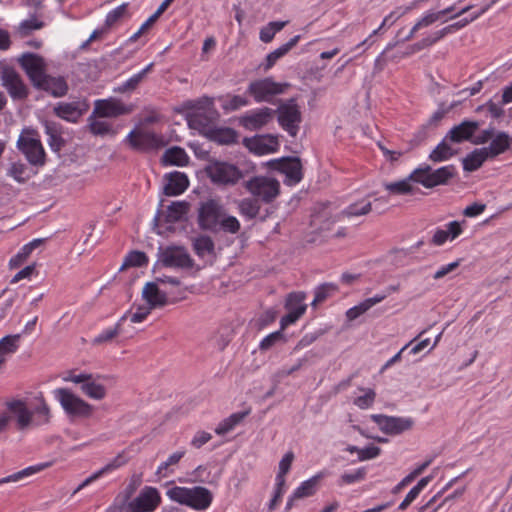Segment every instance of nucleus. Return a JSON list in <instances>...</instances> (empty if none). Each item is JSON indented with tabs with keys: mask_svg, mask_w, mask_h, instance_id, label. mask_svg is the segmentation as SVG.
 I'll list each match as a JSON object with an SVG mask.
<instances>
[{
	"mask_svg": "<svg viewBox=\"0 0 512 512\" xmlns=\"http://www.w3.org/2000/svg\"><path fill=\"white\" fill-rule=\"evenodd\" d=\"M19 63L36 89L45 91L54 98L67 95L69 90L67 80L63 76L47 74L43 57L28 52L20 57Z\"/></svg>",
	"mask_w": 512,
	"mask_h": 512,
	"instance_id": "1",
	"label": "nucleus"
},
{
	"mask_svg": "<svg viewBox=\"0 0 512 512\" xmlns=\"http://www.w3.org/2000/svg\"><path fill=\"white\" fill-rule=\"evenodd\" d=\"M53 393L55 399L60 403L65 414L71 421L92 417L95 407L77 396L70 389L57 388Z\"/></svg>",
	"mask_w": 512,
	"mask_h": 512,
	"instance_id": "2",
	"label": "nucleus"
},
{
	"mask_svg": "<svg viewBox=\"0 0 512 512\" xmlns=\"http://www.w3.org/2000/svg\"><path fill=\"white\" fill-rule=\"evenodd\" d=\"M210 181L218 187L235 186L244 177V173L234 164L212 160L205 167Z\"/></svg>",
	"mask_w": 512,
	"mask_h": 512,
	"instance_id": "3",
	"label": "nucleus"
},
{
	"mask_svg": "<svg viewBox=\"0 0 512 512\" xmlns=\"http://www.w3.org/2000/svg\"><path fill=\"white\" fill-rule=\"evenodd\" d=\"M413 176H418V184L431 189L436 186L449 184L450 180L457 176V170L454 165L433 169L430 165L423 164L414 169Z\"/></svg>",
	"mask_w": 512,
	"mask_h": 512,
	"instance_id": "4",
	"label": "nucleus"
},
{
	"mask_svg": "<svg viewBox=\"0 0 512 512\" xmlns=\"http://www.w3.org/2000/svg\"><path fill=\"white\" fill-rule=\"evenodd\" d=\"M243 187L253 197L265 204L272 203L280 194V183L267 176H254L243 183Z\"/></svg>",
	"mask_w": 512,
	"mask_h": 512,
	"instance_id": "5",
	"label": "nucleus"
},
{
	"mask_svg": "<svg viewBox=\"0 0 512 512\" xmlns=\"http://www.w3.org/2000/svg\"><path fill=\"white\" fill-rule=\"evenodd\" d=\"M38 134L34 129L25 128L17 141V148L25 155L28 162L34 166L45 164V151Z\"/></svg>",
	"mask_w": 512,
	"mask_h": 512,
	"instance_id": "6",
	"label": "nucleus"
},
{
	"mask_svg": "<svg viewBox=\"0 0 512 512\" xmlns=\"http://www.w3.org/2000/svg\"><path fill=\"white\" fill-rule=\"evenodd\" d=\"M103 378L104 377L101 375H94L91 373H80L76 375L73 372H69L63 380L66 382L80 384L81 392L88 398L93 400H102L107 395L106 387L100 382Z\"/></svg>",
	"mask_w": 512,
	"mask_h": 512,
	"instance_id": "7",
	"label": "nucleus"
},
{
	"mask_svg": "<svg viewBox=\"0 0 512 512\" xmlns=\"http://www.w3.org/2000/svg\"><path fill=\"white\" fill-rule=\"evenodd\" d=\"M280 127L291 137H296L302 122V113L295 98L281 103L275 110Z\"/></svg>",
	"mask_w": 512,
	"mask_h": 512,
	"instance_id": "8",
	"label": "nucleus"
},
{
	"mask_svg": "<svg viewBox=\"0 0 512 512\" xmlns=\"http://www.w3.org/2000/svg\"><path fill=\"white\" fill-rule=\"evenodd\" d=\"M225 212L219 200L208 199L201 202L198 208L197 222L202 230L219 231V223Z\"/></svg>",
	"mask_w": 512,
	"mask_h": 512,
	"instance_id": "9",
	"label": "nucleus"
},
{
	"mask_svg": "<svg viewBox=\"0 0 512 512\" xmlns=\"http://www.w3.org/2000/svg\"><path fill=\"white\" fill-rule=\"evenodd\" d=\"M125 142L131 149L139 152H149L165 146L164 137L153 131L133 129L126 136Z\"/></svg>",
	"mask_w": 512,
	"mask_h": 512,
	"instance_id": "10",
	"label": "nucleus"
},
{
	"mask_svg": "<svg viewBox=\"0 0 512 512\" xmlns=\"http://www.w3.org/2000/svg\"><path fill=\"white\" fill-rule=\"evenodd\" d=\"M289 87L288 83L275 82L271 77L259 79L250 82L247 93L251 95L255 102H272V99L285 92Z\"/></svg>",
	"mask_w": 512,
	"mask_h": 512,
	"instance_id": "11",
	"label": "nucleus"
},
{
	"mask_svg": "<svg viewBox=\"0 0 512 512\" xmlns=\"http://www.w3.org/2000/svg\"><path fill=\"white\" fill-rule=\"evenodd\" d=\"M158 262L166 268L191 269L194 266V260L191 258L187 249L183 246L160 247L158 252Z\"/></svg>",
	"mask_w": 512,
	"mask_h": 512,
	"instance_id": "12",
	"label": "nucleus"
},
{
	"mask_svg": "<svg viewBox=\"0 0 512 512\" xmlns=\"http://www.w3.org/2000/svg\"><path fill=\"white\" fill-rule=\"evenodd\" d=\"M271 170L278 171L285 175L284 183L288 186H295L303 178V167L299 157H282L267 162Z\"/></svg>",
	"mask_w": 512,
	"mask_h": 512,
	"instance_id": "13",
	"label": "nucleus"
},
{
	"mask_svg": "<svg viewBox=\"0 0 512 512\" xmlns=\"http://www.w3.org/2000/svg\"><path fill=\"white\" fill-rule=\"evenodd\" d=\"M133 104H124L120 99L110 97L108 99H99L94 102L93 116L99 118H116L122 115H128L134 111Z\"/></svg>",
	"mask_w": 512,
	"mask_h": 512,
	"instance_id": "14",
	"label": "nucleus"
},
{
	"mask_svg": "<svg viewBox=\"0 0 512 512\" xmlns=\"http://www.w3.org/2000/svg\"><path fill=\"white\" fill-rule=\"evenodd\" d=\"M276 111L269 107H262L247 111L239 117V125L248 131H257L271 123Z\"/></svg>",
	"mask_w": 512,
	"mask_h": 512,
	"instance_id": "15",
	"label": "nucleus"
},
{
	"mask_svg": "<svg viewBox=\"0 0 512 512\" xmlns=\"http://www.w3.org/2000/svg\"><path fill=\"white\" fill-rule=\"evenodd\" d=\"M371 419L378 425L379 429L387 435H399L405 431L411 430L414 426V420L410 417L374 414L371 415Z\"/></svg>",
	"mask_w": 512,
	"mask_h": 512,
	"instance_id": "16",
	"label": "nucleus"
},
{
	"mask_svg": "<svg viewBox=\"0 0 512 512\" xmlns=\"http://www.w3.org/2000/svg\"><path fill=\"white\" fill-rule=\"evenodd\" d=\"M161 502L158 490L151 486H145L139 495L127 505L129 512H152Z\"/></svg>",
	"mask_w": 512,
	"mask_h": 512,
	"instance_id": "17",
	"label": "nucleus"
},
{
	"mask_svg": "<svg viewBox=\"0 0 512 512\" xmlns=\"http://www.w3.org/2000/svg\"><path fill=\"white\" fill-rule=\"evenodd\" d=\"M2 86L13 100H24L29 90L21 76L14 69H4L1 75Z\"/></svg>",
	"mask_w": 512,
	"mask_h": 512,
	"instance_id": "18",
	"label": "nucleus"
},
{
	"mask_svg": "<svg viewBox=\"0 0 512 512\" xmlns=\"http://www.w3.org/2000/svg\"><path fill=\"white\" fill-rule=\"evenodd\" d=\"M200 104L201 101L197 103L188 101L185 103L187 108H196V111L187 114V122L190 128L198 130L206 136V131L213 128L210 124L213 120L212 114H214V112L202 110Z\"/></svg>",
	"mask_w": 512,
	"mask_h": 512,
	"instance_id": "19",
	"label": "nucleus"
},
{
	"mask_svg": "<svg viewBox=\"0 0 512 512\" xmlns=\"http://www.w3.org/2000/svg\"><path fill=\"white\" fill-rule=\"evenodd\" d=\"M89 109L87 101L60 102L54 109V114L68 122L76 123Z\"/></svg>",
	"mask_w": 512,
	"mask_h": 512,
	"instance_id": "20",
	"label": "nucleus"
},
{
	"mask_svg": "<svg viewBox=\"0 0 512 512\" xmlns=\"http://www.w3.org/2000/svg\"><path fill=\"white\" fill-rule=\"evenodd\" d=\"M163 200L160 202V207L158 208L156 215L153 219V223L155 226H160V222L162 218L166 223H176L181 221L185 215L188 213L189 204L186 201H174L168 207L167 211L164 214L163 210Z\"/></svg>",
	"mask_w": 512,
	"mask_h": 512,
	"instance_id": "21",
	"label": "nucleus"
},
{
	"mask_svg": "<svg viewBox=\"0 0 512 512\" xmlns=\"http://www.w3.org/2000/svg\"><path fill=\"white\" fill-rule=\"evenodd\" d=\"M245 146L257 155H265L277 151L279 147L278 138L272 134L255 135L244 139Z\"/></svg>",
	"mask_w": 512,
	"mask_h": 512,
	"instance_id": "22",
	"label": "nucleus"
},
{
	"mask_svg": "<svg viewBox=\"0 0 512 512\" xmlns=\"http://www.w3.org/2000/svg\"><path fill=\"white\" fill-rule=\"evenodd\" d=\"M480 127L479 121L463 120L460 124L453 126L446 134L447 139L451 143H463L465 141L471 142L473 135Z\"/></svg>",
	"mask_w": 512,
	"mask_h": 512,
	"instance_id": "23",
	"label": "nucleus"
},
{
	"mask_svg": "<svg viewBox=\"0 0 512 512\" xmlns=\"http://www.w3.org/2000/svg\"><path fill=\"white\" fill-rule=\"evenodd\" d=\"M167 183L164 186L163 193L166 196H178L188 188V176L179 171H174L165 175Z\"/></svg>",
	"mask_w": 512,
	"mask_h": 512,
	"instance_id": "24",
	"label": "nucleus"
},
{
	"mask_svg": "<svg viewBox=\"0 0 512 512\" xmlns=\"http://www.w3.org/2000/svg\"><path fill=\"white\" fill-rule=\"evenodd\" d=\"M187 506L196 510L207 509L213 500V495L209 489L203 486L189 488Z\"/></svg>",
	"mask_w": 512,
	"mask_h": 512,
	"instance_id": "25",
	"label": "nucleus"
},
{
	"mask_svg": "<svg viewBox=\"0 0 512 512\" xmlns=\"http://www.w3.org/2000/svg\"><path fill=\"white\" fill-rule=\"evenodd\" d=\"M142 297L150 309L163 307L168 304L167 294L159 289L156 281L146 283L142 291Z\"/></svg>",
	"mask_w": 512,
	"mask_h": 512,
	"instance_id": "26",
	"label": "nucleus"
},
{
	"mask_svg": "<svg viewBox=\"0 0 512 512\" xmlns=\"http://www.w3.org/2000/svg\"><path fill=\"white\" fill-rule=\"evenodd\" d=\"M512 146V137L504 131H498L493 139L491 140L489 146L483 147L485 152L490 159H494L497 156L508 151Z\"/></svg>",
	"mask_w": 512,
	"mask_h": 512,
	"instance_id": "27",
	"label": "nucleus"
},
{
	"mask_svg": "<svg viewBox=\"0 0 512 512\" xmlns=\"http://www.w3.org/2000/svg\"><path fill=\"white\" fill-rule=\"evenodd\" d=\"M128 462V458L125 455V452H120L113 460H111L109 463H107L104 467H102L100 470L93 473L91 476L86 478L73 492V494L79 492L84 487L92 483L93 481L100 478L102 475L111 472L115 469H118L122 466H124Z\"/></svg>",
	"mask_w": 512,
	"mask_h": 512,
	"instance_id": "28",
	"label": "nucleus"
},
{
	"mask_svg": "<svg viewBox=\"0 0 512 512\" xmlns=\"http://www.w3.org/2000/svg\"><path fill=\"white\" fill-rule=\"evenodd\" d=\"M414 170L404 179L385 183L384 188L393 195H412L418 189L412 185V183H418V176H413Z\"/></svg>",
	"mask_w": 512,
	"mask_h": 512,
	"instance_id": "29",
	"label": "nucleus"
},
{
	"mask_svg": "<svg viewBox=\"0 0 512 512\" xmlns=\"http://www.w3.org/2000/svg\"><path fill=\"white\" fill-rule=\"evenodd\" d=\"M8 410L17 417L18 428L23 430L33 424L32 412L21 400H13L7 403Z\"/></svg>",
	"mask_w": 512,
	"mask_h": 512,
	"instance_id": "30",
	"label": "nucleus"
},
{
	"mask_svg": "<svg viewBox=\"0 0 512 512\" xmlns=\"http://www.w3.org/2000/svg\"><path fill=\"white\" fill-rule=\"evenodd\" d=\"M206 137L221 145H230L237 142V132L230 127H213L206 131Z\"/></svg>",
	"mask_w": 512,
	"mask_h": 512,
	"instance_id": "31",
	"label": "nucleus"
},
{
	"mask_svg": "<svg viewBox=\"0 0 512 512\" xmlns=\"http://www.w3.org/2000/svg\"><path fill=\"white\" fill-rule=\"evenodd\" d=\"M29 410L32 412L34 425L40 426L49 423L51 418L50 408L42 394L35 398V403Z\"/></svg>",
	"mask_w": 512,
	"mask_h": 512,
	"instance_id": "32",
	"label": "nucleus"
},
{
	"mask_svg": "<svg viewBox=\"0 0 512 512\" xmlns=\"http://www.w3.org/2000/svg\"><path fill=\"white\" fill-rule=\"evenodd\" d=\"M450 139L445 135L442 141L430 152L428 158L432 162L440 163L447 161L457 154V150L450 146Z\"/></svg>",
	"mask_w": 512,
	"mask_h": 512,
	"instance_id": "33",
	"label": "nucleus"
},
{
	"mask_svg": "<svg viewBox=\"0 0 512 512\" xmlns=\"http://www.w3.org/2000/svg\"><path fill=\"white\" fill-rule=\"evenodd\" d=\"M387 297L386 294H376L371 298H367L358 305L348 309L346 311V318L348 321H353L357 319L359 316L367 312L374 305L382 302Z\"/></svg>",
	"mask_w": 512,
	"mask_h": 512,
	"instance_id": "34",
	"label": "nucleus"
},
{
	"mask_svg": "<svg viewBox=\"0 0 512 512\" xmlns=\"http://www.w3.org/2000/svg\"><path fill=\"white\" fill-rule=\"evenodd\" d=\"M162 163L164 165H173V166H186L189 163V156L186 151L178 146H174L168 148L163 156Z\"/></svg>",
	"mask_w": 512,
	"mask_h": 512,
	"instance_id": "35",
	"label": "nucleus"
},
{
	"mask_svg": "<svg viewBox=\"0 0 512 512\" xmlns=\"http://www.w3.org/2000/svg\"><path fill=\"white\" fill-rule=\"evenodd\" d=\"M490 159L487 152L483 148L474 149L472 152L466 155L462 160L463 170L466 172H473L478 170L483 163Z\"/></svg>",
	"mask_w": 512,
	"mask_h": 512,
	"instance_id": "36",
	"label": "nucleus"
},
{
	"mask_svg": "<svg viewBox=\"0 0 512 512\" xmlns=\"http://www.w3.org/2000/svg\"><path fill=\"white\" fill-rule=\"evenodd\" d=\"M239 213L248 220L255 219L260 212V201L255 197H246L238 201Z\"/></svg>",
	"mask_w": 512,
	"mask_h": 512,
	"instance_id": "37",
	"label": "nucleus"
},
{
	"mask_svg": "<svg viewBox=\"0 0 512 512\" xmlns=\"http://www.w3.org/2000/svg\"><path fill=\"white\" fill-rule=\"evenodd\" d=\"M300 38V35H296L293 38H291L287 43L281 45L279 48L270 52L266 57V64L264 69L269 70L270 68H272L277 62V60L285 56L294 46H296Z\"/></svg>",
	"mask_w": 512,
	"mask_h": 512,
	"instance_id": "38",
	"label": "nucleus"
},
{
	"mask_svg": "<svg viewBox=\"0 0 512 512\" xmlns=\"http://www.w3.org/2000/svg\"><path fill=\"white\" fill-rule=\"evenodd\" d=\"M305 298L306 294L304 292H291L286 297L285 308L288 312L296 313L301 317L307 308V305L304 304Z\"/></svg>",
	"mask_w": 512,
	"mask_h": 512,
	"instance_id": "39",
	"label": "nucleus"
},
{
	"mask_svg": "<svg viewBox=\"0 0 512 512\" xmlns=\"http://www.w3.org/2000/svg\"><path fill=\"white\" fill-rule=\"evenodd\" d=\"M152 67L153 63H150L140 72L130 77L127 81H125L118 87L114 88V92L126 93L135 90L138 87V85L142 82V80L145 78L147 73L151 71Z\"/></svg>",
	"mask_w": 512,
	"mask_h": 512,
	"instance_id": "40",
	"label": "nucleus"
},
{
	"mask_svg": "<svg viewBox=\"0 0 512 512\" xmlns=\"http://www.w3.org/2000/svg\"><path fill=\"white\" fill-rule=\"evenodd\" d=\"M248 414L249 411L236 412L231 414L217 425L215 428V433L217 435H225L226 433L233 430L235 426L238 425Z\"/></svg>",
	"mask_w": 512,
	"mask_h": 512,
	"instance_id": "41",
	"label": "nucleus"
},
{
	"mask_svg": "<svg viewBox=\"0 0 512 512\" xmlns=\"http://www.w3.org/2000/svg\"><path fill=\"white\" fill-rule=\"evenodd\" d=\"M50 466V463H41V464H37V465H33V466H29L21 471H18L14 474H11L7 477H4V478H1L0 479V485L1 484H4V483H9V482H16V481H19L25 477H28V476H31L33 474H36L38 472H41L42 470L48 468Z\"/></svg>",
	"mask_w": 512,
	"mask_h": 512,
	"instance_id": "42",
	"label": "nucleus"
},
{
	"mask_svg": "<svg viewBox=\"0 0 512 512\" xmlns=\"http://www.w3.org/2000/svg\"><path fill=\"white\" fill-rule=\"evenodd\" d=\"M193 249L197 256L203 258L206 254H214L215 244L210 236L201 235L194 239Z\"/></svg>",
	"mask_w": 512,
	"mask_h": 512,
	"instance_id": "43",
	"label": "nucleus"
},
{
	"mask_svg": "<svg viewBox=\"0 0 512 512\" xmlns=\"http://www.w3.org/2000/svg\"><path fill=\"white\" fill-rule=\"evenodd\" d=\"M336 292H338V286L335 283H323L316 287L314 300L312 301V306H316L319 303L324 302L329 297L333 296Z\"/></svg>",
	"mask_w": 512,
	"mask_h": 512,
	"instance_id": "44",
	"label": "nucleus"
},
{
	"mask_svg": "<svg viewBox=\"0 0 512 512\" xmlns=\"http://www.w3.org/2000/svg\"><path fill=\"white\" fill-rule=\"evenodd\" d=\"M98 116H93V113L88 117L89 130L94 135L104 136L107 134H115L111 125L106 121L97 120Z\"/></svg>",
	"mask_w": 512,
	"mask_h": 512,
	"instance_id": "45",
	"label": "nucleus"
},
{
	"mask_svg": "<svg viewBox=\"0 0 512 512\" xmlns=\"http://www.w3.org/2000/svg\"><path fill=\"white\" fill-rule=\"evenodd\" d=\"M20 334L7 335L0 340V355L6 357L15 353L19 347Z\"/></svg>",
	"mask_w": 512,
	"mask_h": 512,
	"instance_id": "46",
	"label": "nucleus"
},
{
	"mask_svg": "<svg viewBox=\"0 0 512 512\" xmlns=\"http://www.w3.org/2000/svg\"><path fill=\"white\" fill-rule=\"evenodd\" d=\"M372 210V204L371 202H356L350 204L347 208H345L341 215L347 218L354 217V216H361V215H367Z\"/></svg>",
	"mask_w": 512,
	"mask_h": 512,
	"instance_id": "47",
	"label": "nucleus"
},
{
	"mask_svg": "<svg viewBox=\"0 0 512 512\" xmlns=\"http://www.w3.org/2000/svg\"><path fill=\"white\" fill-rule=\"evenodd\" d=\"M127 314H124L113 328H109L101 332L93 340L94 344H102L112 341L121 332L122 323L125 321Z\"/></svg>",
	"mask_w": 512,
	"mask_h": 512,
	"instance_id": "48",
	"label": "nucleus"
},
{
	"mask_svg": "<svg viewBox=\"0 0 512 512\" xmlns=\"http://www.w3.org/2000/svg\"><path fill=\"white\" fill-rule=\"evenodd\" d=\"M148 264V257L147 255L138 250H134L128 253V255L125 258V261L122 265V268L127 267H143Z\"/></svg>",
	"mask_w": 512,
	"mask_h": 512,
	"instance_id": "49",
	"label": "nucleus"
},
{
	"mask_svg": "<svg viewBox=\"0 0 512 512\" xmlns=\"http://www.w3.org/2000/svg\"><path fill=\"white\" fill-rule=\"evenodd\" d=\"M316 483V477H312L302 482L301 485L293 492L294 498L302 499L314 495L316 492Z\"/></svg>",
	"mask_w": 512,
	"mask_h": 512,
	"instance_id": "50",
	"label": "nucleus"
},
{
	"mask_svg": "<svg viewBox=\"0 0 512 512\" xmlns=\"http://www.w3.org/2000/svg\"><path fill=\"white\" fill-rule=\"evenodd\" d=\"M287 341L285 335L281 330L270 333L259 344L261 351H267L278 343H285Z\"/></svg>",
	"mask_w": 512,
	"mask_h": 512,
	"instance_id": "51",
	"label": "nucleus"
},
{
	"mask_svg": "<svg viewBox=\"0 0 512 512\" xmlns=\"http://www.w3.org/2000/svg\"><path fill=\"white\" fill-rule=\"evenodd\" d=\"M240 228V222L235 216L223 214L219 223V230L225 233L236 234L239 232Z\"/></svg>",
	"mask_w": 512,
	"mask_h": 512,
	"instance_id": "52",
	"label": "nucleus"
},
{
	"mask_svg": "<svg viewBox=\"0 0 512 512\" xmlns=\"http://www.w3.org/2000/svg\"><path fill=\"white\" fill-rule=\"evenodd\" d=\"M8 175L18 183H24L30 178V175L27 173V166L21 162L12 163L8 170Z\"/></svg>",
	"mask_w": 512,
	"mask_h": 512,
	"instance_id": "53",
	"label": "nucleus"
},
{
	"mask_svg": "<svg viewBox=\"0 0 512 512\" xmlns=\"http://www.w3.org/2000/svg\"><path fill=\"white\" fill-rule=\"evenodd\" d=\"M360 390L364 391L365 394L355 398L354 404L360 409H368L373 405L375 398H376V393L371 388H367V389L360 388Z\"/></svg>",
	"mask_w": 512,
	"mask_h": 512,
	"instance_id": "54",
	"label": "nucleus"
},
{
	"mask_svg": "<svg viewBox=\"0 0 512 512\" xmlns=\"http://www.w3.org/2000/svg\"><path fill=\"white\" fill-rule=\"evenodd\" d=\"M127 3L121 4L112 11H110L105 19V26L110 28L118 23L126 14L127 11Z\"/></svg>",
	"mask_w": 512,
	"mask_h": 512,
	"instance_id": "55",
	"label": "nucleus"
},
{
	"mask_svg": "<svg viewBox=\"0 0 512 512\" xmlns=\"http://www.w3.org/2000/svg\"><path fill=\"white\" fill-rule=\"evenodd\" d=\"M44 27V22L38 20L35 16L22 21L19 25V33L27 36L33 30H39Z\"/></svg>",
	"mask_w": 512,
	"mask_h": 512,
	"instance_id": "56",
	"label": "nucleus"
},
{
	"mask_svg": "<svg viewBox=\"0 0 512 512\" xmlns=\"http://www.w3.org/2000/svg\"><path fill=\"white\" fill-rule=\"evenodd\" d=\"M189 492V488L175 486L167 491V496L172 501L187 505Z\"/></svg>",
	"mask_w": 512,
	"mask_h": 512,
	"instance_id": "57",
	"label": "nucleus"
},
{
	"mask_svg": "<svg viewBox=\"0 0 512 512\" xmlns=\"http://www.w3.org/2000/svg\"><path fill=\"white\" fill-rule=\"evenodd\" d=\"M366 474V468L361 467L355 470L354 472L342 474L340 477V482L343 484H353L356 482H360L365 479Z\"/></svg>",
	"mask_w": 512,
	"mask_h": 512,
	"instance_id": "58",
	"label": "nucleus"
},
{
	"mask_svg": "<svg viewBox=\"0 0 512 512\" xmlns=\"http://www.w3.org/2000/svg\"><path fill=\"white\" fill-rule=\"evenodd\" d=\"M248 103L249 101L245 97L240 95H233L223 103L222 107L226 111H235L243 106L248 105Z\"/></svg>",
	"mask_w": 512,
	"mask_h": 512,
	"instance_id": "59",
	"label": "nucleus"
},
{
	"mask_svg": "<svg viewBox=\"0 0 512 512\" xmlns=\"http://www.w3.org/2000/svg\"><path fill=\"white\" fill-rule=\"evenodd\" d=\"M471 22H472V19L470 17L463 18L455 23H452V24L442 28L441 30H438V34L440 37L444 38L446 35L451 34L457 30L464 28Z\"/></svg>",
	"mask_w": 512,
	"mask_h": 512,
	"instance_id": "60",
	"label": "nucleus"
},
{
	"mask_svg": "<svg viewBox=\"0 0 512 512\" xmlns=\"http://www.w3.org/2000/svg\"><path fill=\"white\" fill-rule=\"evenodd\" d=\"M502 106L503 105H501V103L496 104L492 100H489L485 104L478 106L476 110L481 111L486 108L493 118L499 119L504 115V109Z\"/></svg>",
	"mask_w": 512,
	"mask_h": 512,
	"instance_id": "61",
	"label": "nucleus"
},
{
	"mask_svg": "<svg viewBox=\"0 0 512 512\" xmlns=\"http://www.w3.org/2000/svg\"><path fill=\"white\" fill-rule=\"evenodd\" d=\"M495 128L493 126H489L487 129L482 130L478 135H473L472 144L474 145H482L487 143L489 140H492L495 136Z\"/></svg>",
	"mask_w": 512,
	"mask_h": 512,
	"instance_id": "62",
	"label": "nucleus"
},
{
	"mask_svg": "<svg viewBox=\"0 0 512 512\" xmlns=\"http://www.w3.org/2000/svg\"><path fill=\"white\" fill-rule=\"evenodd\" d=\"M441 39H442V37H440L438 34V31H436L432 35H429V36L421 39L417 43H415L412 46L413 51H420L422 49L428 48V47L434 45L435 43H437Z\"/></svg>",
	"mask_w": 512,
	"mask_h": 512,
	"instance_id": "63",
	"label": "nucleus"
},
{
	"mask_svg": "<svg viewBox=\"0 0 512 512\" xmlns=\"http://www.w3.org/2000/svg\"><path fill=\"white\" fill-rule=\"evenodd\" d=\"M212 439V435L206 431H198L193 436L190 444L192 447L196 449H200L206 443H208Z\"/></svg>",
	"mask_w": 512,
	"mask_h": 512,
	"instance_id": "64",
	"label": "nucleus"
}]
</instances>
